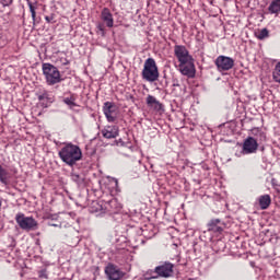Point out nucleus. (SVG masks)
<instances>
[{
  "label": "nucleus",
  "mask_w": 280,
  "mask_h": 280,
  "mask_svg": "<svg viewBox=\"0 0 280 280\" xmlns=\"http://www.w3.org/2000/svg\"><path fill=\"white\" fill-rule=\"evenodd\" d=\"M59 159L69 167H73L78 161H82V149L73 142H65L63 147L58 152Z\"/></svg>",
  "instance_id": "f257e3e1"
},
{
  "label": "nucleus",
  "mask_w": 280,
  "mask_h": 280,
  "mask_svg": "<svg viewBox=\"0 0 280 280\" xmlns=\"http://www.w3.org/2000/svg\"><path fill=\"white\" fill-rule=\"evenodd\" d=\"M42 70L44 73V78L46 80V84L48 86H54L55 84H60L62 77H60V70L56 68V66L51 63H43Z\"/></svg>",
  "instance_id": "f03ea898"
},
{
  "label": "nucleus",
  "mask_w": 280,
  "mask_h": 280,
  "mask_svg": "<svg viewBox=\"0 0 280 280\" xmlns=\"http://www.w3.org/2000/svg\"><path fill=\"white\" fill-rule=\"evenodd\" d=\"M142 80H145V82H156L159 80V67L154 58H148L144 61Z\"/></svg>",
  "instance_id": "7ed1b4c3"
},
{
  "label": "nucleus",
  "mask_w": 280,
  "mask_h": 280,
  "mask_svg": "<svg viewBox=\"0 0 280 280\" xmlns=\"http://www.w3.org/2000/svg\"><path fill=\"white\" fill-rule=\"evenodd\" d=\"M15 222L22 231H38V221L34 217H26L20 212L15 215Z\"/></svg>",
  "instance_id": "20e7f679"
},
{
  "label": "nucleus",
  "mask_w": 280,
  "mask_h": 280,
  "mask_svg": "<svg viewBox=\"0 0 280 280\" xmlns=\"http://www.w3.org/2000/svg\"><path fill=\"white\" fill-rule=\"evenodd\" d=\"M154 272L158 279H170V277H174V264L161 261L159 266L154 268Z\"/></svg>",
  "instance_id": "39448f33"
},
{
  "label": "nucleus",
  "mask_w": 280,
  "mask_h": 280,
  "mask_svg": "<svg viewBox=\"0 0 280 280\" xmlns=\"http://www.w3.org/2000/svg\"><path fill=\"white\" fill-rule=\"evenodd\" d=\"M214 65L218 71H231V69L235 67V60L231 57L221 55L215 59Z\"/></svg>",
  "instance_id": "423d86ee"
},
{
  "label": "nucleus",
  "mask_w": 280,
  "mask_h": 280,
  "mask_svg": "<svg viewBox=\"0 0 280 280\" xmlns=\"http://www.w3.org/2000/svg\"><path fill=\"white\" fill-rule=\"evenodd\" d=\"M105 275L108 280H124V277H126V272L114 264H108L105 267Z\"/></svg>",
  "instance_id": "0eeeda50"
},
{
  "label": "nucleus",
  "mask_w": 280,
  "mask_h": 280,
  "mask_svg": "<svg viewBox=\"0 0 280 280\" xmlns=\"http://www.w3.org/2000/svg\"><path fill=\"white\" fill-rule=\"evenodd\" d=\"M174 54L179 65H186V62H189V60H194V57L189 55V50H187V47L183 45H175Z\"/></svg>",
  "instance_id": "6e6552de"
},
{
  "label": "nucleus",
  "mask_w": 280,
  "mask_h": 280,
  "mask_svg": "<svg viewBox=\"0 0 280 280\" xmlns=\"http://www.w3.org/2000/svg\"><path fill=\"white\" fill-rule=\"evenodd\" d=\"M117 106L113 102H105L103 105V113L109 124H115L117 121V116H115V110Z\"/></svg>",
  "instance_id": "1a4fd4ad"
},
{
  "label": "nucleus",
  "mask_w": 280,
  "mask_h": 280,
  "mask_svg": "<svg viewBox=\"0 0 280 280\" xmlns=\"http://www.w3.org/2000/svg\"><path fill=\"white\" fill-rule=\"evenodd\" d=\"M259 148V143L253 137H248L243 142L242 154H255Z\"/></svg>",
  "instance_id": "9d476101"
},
{
  "label": "nucleus",
  "mask_w": 280,
  "mask_h": 280,
  "mask_svg": "<svg viewBox=\"0 0 280 280\" xmlns=\"http://www.w3.org/2000/svg\"><path fill=\"white\" fill-rule=\"evenodd\" d=\"M179 71L182 75H186V78H196V66L194 65V59H190L186 63H179Z\"/></svg>",
  "instance_id": "9b49d317"
},
{
  "label": "nucleus",
  "mask_w": 280,
  "mask_h": 280,
  "mask_svg": "<svg viewBox=\"0 0 280 280\" xmlns=\"http://www.w3.org/2000/svg\"><path fill=\"white\" fill-rule=\"evenodd\" d=\"M101 133L103 135L104 139H117L119 137V127L114 126H105Z\"/></svg>",
  "instance_id": "f8f14e48"
},
{
  "label": "nucleus",
  "mask_w": 280,
  "mask_h": 280,
  "mask_svg": "<svg viewBox=\"0 0 280 280\" xmlns=\"http://www.w3.org/2000/svg\"><path fill=\"white\" fill-rule=\"evenodd\" d=\"M207 229L209 233H222L224 231V222L220 219H211L207 224Z\"/></svg>",
  "instance_id": "ddd939ff"
},
{
  "label": "nucleus",
  "mask_w": 280,
  "mask_h": 280,
  "mask_svg": "<svg viewBox=\"0 0 280 280\" xmlns=\"http://www.w3.org/2000/svg\"><path fill=\"white\" fill-rule=\"evenodd\" d=\"M101 21L105 23L106 27H114L115 19L113 18V13L110 12V9L104 8L101 11Z\"/></svg>",
  "instance_id": "4468645a"
},
{
  "label": "nucleus",
  "mask_w": 280,
  "mask_h": 280,
  "mask_svg": "<svg viewBox=\"0 0 280 280\" xmlns=\"http://www.w3.org/2000/svg\"><path fill=\"white\" fill-rule=\"evenodd\" d=\"M106 213H119L121 211V203L117 199H112L105 203Z\"/></svg>",
  "instance_id": "2eb2a0df"
},
{
  "label": "nucleus",
  "mask_w": 280,
  "mask_h": 280,
  "mask_svg": "<svg viewBox=\"0 0 280 280\" xmlns=\"http://www.w3.org/2000/svg\"><path fill=\"white\" fill-rule=\"evenodd\" d=\"M37 98L39 102H47V104H54V102H55L54 94H51L47 90L39 91L37 93Z\"/></svg>",
  "instance_id": "dca6fc26"
},
{
  "label": "nucleus",
  "mask_w": 280,
  "mask_h": 280,
  "mask_svg": "<svg viewBox=\"0 0 280 280\" xmlns=\"http://www.w3.org/2000/svg\"><path fill=\"white\" fill-rule=\"evenodd\" d=\"M71 180L78 185V187H85L86 185V175L83 173H71Z\"/></svg>",
  "instance_id": "f3484780"
},
{
  "label": "nucleus",
  "mask_w": 280,
  "mask_h": 280,
  "mask_svg": "<svg viewBox=\"0 0 280 280\" xmlns=\"http://www.w3.org/2000/svg\"><path fill=\"white\" fill-rule=\"evenodd\" d=\"M147 105L154 108V110H163V105L153 95L147 96Z\"/></svg>",
  "instance_id": "a211bd4d"
},
{
  "label": "nucleus",
  "mask_w": 280,
  "mask_h": 280,
  "mask_svg": "<svg viewBox=\"0 0 280 280\" xmlns=\"http://www.w3.org/2000/svg\"><path fill=\"white\" fill-rule=\"evenodd\" d=\"M269 14H275V16H279L280 14V0H272L268 7Z\"/></svg>",
  "instance_id": "6ab92c4d"
},
{
  "label": "nucleus",
  "mask_w": 280,
  "mask_h": 280,
  "mask_svg": "<svg viewBox=\"0 0 280 280\" xmlns=\"http://www.w3.org/2000/svg\"><path fill=\"white\" fill-rule=\"evenodd\" d=\"M258 202L260 209L266 210L270 207L272 199L270 198V195H262L258 198Z\"/></svg>",
  "instance_id": "aec40b11"
},
{
  "label": "nucleus",
  "mask_w": 280,
  "mask_h": 280,
  "mask_svg": "<svg viewBox=\"0 0 280 280\" xmlns=\"http://www.w3.org/2000/svg\"><path fill=\"white\" fill-rule=\"evenodd\" d=\"M63 104H66L70 109L78 107V103H75V94H71L70 97H65Z\"/></svg>",
  "instance_id": "412c9836"
},
{
  "label": "nucleus",
  "mask_w": 280,
  "mask_h": 280,
  "mask_svg": "<svg viewBox=\"0 0 280 280\" xmlns=\"http://www.w3.org/2000/svg\"><path fill=\"white\" fill-rule=\"evenodd\" d=\"M270 37V31L268 28H261L256 33V38L258 40H266V38Z\"/></svg>",
  "instance_id": "4be33fe9"
},
{
  "label": "nucleus",
  "mask_w": 280,
  "mask_h": 280,
  "mask_svg": "<svg viewBox=\"0 0 280 280\" xmlns=\"http://www.w3.org/2000/svg\"><path fill=\"white\" fill-rule=\"evenodd\" d=\"M0 183L2 185H8V170L3 168V166L0 165Z\"/></svg>",
  "instance_id": "5701e85b"
},
{
  "label": "nucleus",
  "mask_w": 280,
  "mask_h": 280,
  "mask_svg": "<svg viewBox=\"0 0 280 280\" xmlns=\"http://www.w3.org/2000/svg\"><path fill=\"white\" fill-rule=\"evenodd\" d=\"M28 8L33 21V25H36V7L32 2H28Z\"/></svg>",
  "instance_id": "b1692460"
},
{
  "label": "nucleus",
  "mask_w": 280,
  "mask_h": 280,
  "mask_svg": "<svg viewBox=\"0 0 280 280\" xmlns=\"http://www.w3.org/2000/svg\"><path fill=\"white\" fill-rule=\"evenodd\" d=\"M28 8L33 21V25H36V7L32 2H28Z\"/></svg>",
  "instance_id": "393cba45"
},
{
  "label": "nucleus",
  "mask_w": 280,
  "mask_h": 280,
  "mask_svg": "<svg viewBox=\"0 0 280 280\" xmlns=\"http://www.w3.org/2000/svg\"><path fill=\"white\" fill-rule=\"evenodd\" d=\"M144 280H151V279H159V277H156V272L154 271V269H150L148 270L144 275Z\"/></svg>",
  "instance_id": "a878e982"
},
{
  "label": "nucleus",
  "mask_w": 280,
  "mask_h": 280,
  "mask_svg": "<svg viewBox=\"0 0 280 280\" xmlns=\"http://www.w3.org/2000/svg\"><path fill=\"white\" fill-rule=\"evenodd\" d=\"M96 30L101 36H106V28L104 27V23H97Z\"/></svg>",
  "instance_id": "bb28decb"
},
{
  "label": "nucleus",
  "mask_w": 280,
  "mask_h": 280,
  "mask_svg": "<svg viewBox=\"0 0 280 280\" xmlns=\"http://www.w3.org/2000/svg\"><path fill=\"white\" fill-rule=\"evenodd\" d=\"M14 3V0H0L2 8H10Z\"/></svg>",
  "instance_id": "cd10ccee"
},
{
  "label": "nucleus",
  "mask_w": 280,
  "mask_h": 280,
  "mask_svg": "<svg viewBox=\"0 0 280 280\" xmlns=\"http://www.w3.org/2000/svg\"><path fill=\"white\" fill-rule=\"evenodd\" d=\"M39 279H49V276L47 273V269H42L38 271Z\"/></svg>",
  "instance_id": "c85d7f7f"
},
{
  "label": "nucleus",
  "mask_w": 280,
  "mask_h": 280,
  "mask_svg": "<svg viewBox=\"0 0 280 280\" xmlns=\"http://www.w3.org/2000/svg\"><path fill=\"white\" fill-rule=\"evenodd\" d=\"M122 148H128L129 150H135V147L130 144V142H125V145Z\"/></svg>",
  "instance_id": "c756f323"
},
{
  "label": "nucleus",
  "mask_w": 280,
  "mask_h": 280,
  "mask_svg": "<svg viewBox=\"0 0 280 280\" xmlns=\"http://www.w3.org/2000/svg\"><path fill=\"white\" fill-rule=\"evenodd\" d=\"M45 21H46L47 23H51V22L54 21V16L46 15V16H45Z\"/></svg>",
  "instance_id": "7c9ffc66"
},
{
  "label": "nucleus",
  "mask_w": 280,
  "mask_h": 280,
  "mask_svg": "<svg viewBox=\"0 0 280 280\" xmlns=\"http://www.w3.org/2000/svg\"><path fill=\"white\" fill-rule=\"evenodd\" d=\"M117 145H120L121 148H124V145H126V142H124L122 139L117 140Z\"/></svg>",
  "instance_id": "2f4dec72"
},
{
  "label": "nucleus",
  "mask_w": 280,
  "mask_h": 280,
  "mask_svg": "<svg viewBox=\"0 0 280 280\" xmlns=\"http://www.w3.org/2000/svg\"><path fill=\"white\" fill-rule=\"evenodd\" d=\"M61 62L63 66L69 65V60L67 58H61Z\"/></svg>",
  "instance_id": "473e14b6"
},
{
  "label": "nucleus",
  "mask_w": 280,
  "mask_h": 280,
  "mask_svg": "<svg viewBox=\"0 0 280 280\" xmlns=\"http://www.w3.org/2000/svg\"><path fill=\"white\" fill-rule=\"evenodd\" d=\"M172 86H180V83H178V80L174 79Z\"/></svg>",
  "instance_id": "72a5a7b5"
},
{
  "label": "nucleus",
  "mask_w": 280,
  "mask_h": 280,
  "mask_svg": "<svg viewBox=\"0 0 280 280\" xmlns=\"http://www.w3.org/2000/svg\"><path fill=\"white\" fill-rule=\"evenodd\" d=\"M260 137H261V139H262L264 141H266V133L260 132Z\"/></svg>",
  "instance_id": "f704fd0d"
},
{
  "label": "nucleus",
  "mask_w": 280,
  "mask_h": 280,
  "mask_svg": "<svg viewBox=\"0 0 280 280\" xmlns=\"http://www.w3.org/2000/svg\"><path fill=\"white\" fill-rule=\"evenodd\" d=\"M49 226H58V224H55V223H48Z\"/></svg>",
  "instance_id": "c9c22d12"
},
{
  "label": "nucleus",
  "mask_w": 280,
  "mask_h": 280,
  "mask_svg": "<svg viewBox=\"0 0 280 280\" xmlns=\"http://www.w3.org/2000/svg\"><path fill=\"white\" fill-rule=\"evenodd\" d=\"M30 2H32V1L31 0H26L27 5H30Z\"/></svg>",
  "instance_id": "e433bc0d"
},
{
  "label": "nucleus",
  "mask_w": 280,
  "mask_h": 280,
  "mask_svg": "<svg viewBox=\"0 0 280 280\" xmlns=\"http://www.w3.org/2000/svg\"><path fill=\"white\" fill-rule=\"evenodd\" d=\"M1 205H3V202H2L1 199H0V209H1Z\"/></svg>",
  "instance_id": "4c0bfd02"
},
{
  "label": "nucleus",
  "mask_w": 280,
  "mask_h": 280,
  "mask_svg": "<svg viewBox=\"0 0 280 280\" xmlns=\"http://www.w3.org/2000/svg\"><path fill=\"white\" fill-rule=\"evenodd\" d=\"M224 1H229V0H224Z\"/></svg>",
  "instance_id": "58836bf2"
}]
</instances>
